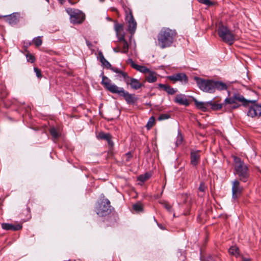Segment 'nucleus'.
Here are the masks:
<instances>
[{
    "instance_id": "f257e3e1",
    "label": "nucleus",
    "mask_w": 261,
    "mask_h": 261,
    "mask_svg": "<svg viewBox=\"0 0 261 261\" xmlns=\"http://www.w3.org/2000/svg\"><path fill=\"white\" fill-rule=\"evenodd\" d=\"M194 79L198 87L204 92L213 93L216 90L222 91L227 88L226 84L221 81L206 80L197 76H195Z\"/></svg>"
},
{
    "instance_id": "f03ea898",
    "label": "nucleus",
    "mask_w": 261,
    "mask_h": 261,
    "mask_svg": "<svg viewBox=\"0 0 261 261\" xmlns=\"http://www.w3.org/2000/svg\"><path fill=\"white\" fill-rule=\"evenodd\" d=\"M177 33L175 30L162 28L157 36L156 45L162 49L170 47L176 39Z\"/></svg>"
},
{
    "instance_id": "7ed1b4c3",
    "label": "nucleus",
    "mask_w": 261,
    "mask_h": 261,
    "mask_svg": "<svg viewBox=\"0 0 261 261\" xmlns=\"http://www.w3.org/2000/svg\"><path fill=\"white\" fill-rule=\"evenodd\" d=\"M257 101V99L250 100L247 99L239 93H234L232 96L225 98V109L228 111H231L232 109H236L240 107V105L238 102H241L244 107L249 106V103H254Z\"/></svg>"
},
{
    "instance_id": "20e7f679",
    "label": "nucleus",
    "mask_w": 261,
    "mask_h": 261,
    "mask_svg": "<svg viewBox=\"0 0 261 261\" xmlns=\"http://www.w3.org/2000/svg\"><path fill=\"white\" fill-rule=\"evenodd\" d=\"M233 160L234 174L241 181L246 182L249 177L248 167L239 157L234 156Z\"/></svg>"
},
{
    "instance_id": "39448f33",
    "label": "nucleus",
    "mask_w": 261,
    "mask_h": 261,
    "mask_svg": "<svg viewBox=\"0 0 261 261\" xmlns=\"http://www.w3.org/2000/svg\"><path fill=\"white\" fill-rule=\"evenodd\" d=\"M217 32L222 40L229 45L233 44L236 40L234 34L226 25L220 24L217 29Z\"/></svg>"
},
{
    "instance_id": "423d86ee",
    "label": "nucleus",
    "mask_w": 261,
    "mask_h": 261,
    "mask_svg": "<svg viewBox=\"0 0 261 261\" xmlns=\"http://www.w3.org/2000/svg\"><path fill=\"white\" fill-rule=\"evenodd\" d=\"M113 208L110 205V201L107 198L102 199L96 207L97 214L100 217H104L110 214Z\"/></svg>"
},
{
    "instance_id": "0eeeda50",
    "label": "nucleus",
    "mask_w": 261,
    "mask_h": 261,
    "mask_svg": "<svg viewBox=\"0 0 261 261\" xmlns=\"http://www.w3.org/2000/svg\"><path fill=\"white\" fill-rule=\"evenodd\" d=\"M115 94L119 96L123 97L127 104H133L137 100V98L135 97L134 94L129 93L125 90L123 87H119Z\"/></svg>"
},
{
    "instance_id": "6e6552de",
    "label": "nucleus",
    "mask_w": 261,
    "mask_h": 261,
    "mask_svg": "<svg viewBox=\"0 0 261 261\" xmlns=\"http://www.w3.org/2000/svg\"><path fill=\"white\" fill-rule=\"evenodd\" d=\"M167 79L173 83L179 82L182 85H186L188 83V77L187 75L185 73L182 72L168 76Z\"/></svg>"
},
{
    "instance_id": "1a4fd4ad",
    "label": "nucleus",
    "mask_w": 261,
    "mask_h": 261,
    "mask_svg": "<svg viewBox=\"0 0 261 261\" xmlns=\"http://www.w3.org/2000/svg\"><path fill=\"white\" fill-rule=\"evenodd\" d=\"M70 15L71 22L73 24L81 23L85 19V14L78 10L71 11Z\"/></svg>"
},
{
    "instance_id": "9d476101",
    "label": "nucleus",
    "mask_w": 261,
    "mask_h": 261,
    "mask_svg": "<svg viewBox=\"0 0 261 261\" xmlns=\"http://www.w3.org/2000/svg\"><path fill=\"white\" fill-rule=\"evenodd\" d=\"M125 20L127 24L128 31L132 35L134 34L137 28V22L133 17L132 12L129 11V13L126 14Z\"/></svg>"
},
{
    "instance_id": "9b49d317",
    "label": "nucleus",
    "mask_w": 261,
    "mask_h": 261,
    "mask_svg": "<svg viewBox=\"0 0 261 261\" xmlns=\"http://www.w3.org/2000/svg\"><path fill=\"white\" fill-rule=\"evenodd\" d=\"M101 83L106 89L113 94H115L119 88V87L112 83L111 81L106 76H103Z\"/></svg>"
},
{
    "instance_id": "f8f14e48",
    "label": "nucleus",
    "mask_w": 261,
    "mask_h": 261,
    "mask_svg": "<svg viewBox=\"0 0 261 261\" xmlns=\"http://www.w3.org/2000/svg\"><path fill=\"white\" fill-rule=\"evenodd\" d=\"M251 103L252 105L249 107L247 115L251 117H259L261 116V105Z\"/></svg>"
},
{
    "instance_id": "ddd939ff",
    "label": "nucleus",
    "mask_w": 261,
    "mask_h": 261,
    "mask_svg": "<svg viewBox=\"0 0 261 261\" xmlns=\"http://www.w3.org/2000/svg\"><path fill=\"white\" fill-rule=\"evenodd\" d=\"M243 190V188L240 186L238 180L235 179L232 182V196L233 199H237L239 197Z\"/></svg>"
},
{
    "instance_id": "4468645a",
    "label": "nucleus",
    "mask_w": 261,
    "mask_h": 261,
    "mask_svg": "<svg viewBox=\"0 0 261 261\" xmlns=\"http://www.w3.org/2000/svg\"><path fill=\"white\" fill-rule=\"evenodd\" d=\"M2 17L5 18L6 21L11 25H14L19 21L20 13L15 12L7 15L1 16V17Z\"/></svg>"
},
{
    "instance_id": "2eb2a0df",
    "label": "nucleus",
    "mask_w": 261,
    "mask_h": 261,
    "mask_svg": "<svg viewBox=\"0 0 261 261\" xmlns=\"http://www.w3.org/2000/svg\"><path fill=\"white\" fill-rule=\"evenodd\" d=\"M96 137L98 139L107 141L110 149L113 147L114 143L111 140L112 136L110 134H105L103 132H100L98 134L96 133Z\"/></svg>"
},
{
    "instance_id": "dca6fc26",
    "label": "nucleus",
    "mask_w": 261,
    "mask_h": 261,
    "mask_svg": "<svg viewBox=\"0 0 261 261\" xmlns=\"http://www.w3.org/2000/svg\"><path fill=\"white\" fill-rule=\"evenodd\" d=\"M192 99L195 103L196 107L202 112H207L208 111V101L203 102L198 101L195 97H192Z\"/></svg>"
},
{
    "instance_id": "f3484780",
    "label": "nucleus",
    "mask_w": 261,
    "mask_h": 261,
    "mask_svg": "<svg viewBox=\"0 0 261 261\" xmlns=\"http://www.w3.org/2000/svg\"><path fill=\"white\" fill-rule=\"evenodd\" d=\"M174 101L180 105L185 106H188L189 105V102L187 98V96L184 94H178L176 95L174 99Z\"/></svg>"
},
{
    "instance_id": "a211bd4d",
    "label": "nucleus",
    "mask_w": 261,
    "mask_h": 261,
    "mask_svg": "<svg viewBox=\"0 0 261 261\" xmlns=\"http://www.w3.org/2000/svg\"><path fill=\"white\" fill-rule=\"evenodd\" d=\"M2 227L4 229L7 230H13L17 231L22 229V225L20 224H17L13 225L9 223H3L2 224Z\"/></svg>"
},
{
    "instance_id": "6ab92c4d",
    "label": "nucleus",
    "mask_w": 261,
    "mask_h": 261,
    "mask_svg": "<svg viewBox=\"0 0 261 261\" xmlns=\"http://www.w3.org/2000/svg\"><path fill=\"white\" fill-rule=\"evenodd\" d=\"M200 161L199 151H192L191 152V164L196 166Z\"/></svg>"
},
{
    "instance_id": "aec40b11",
    "label": "nucleus",
    "mask_w": 261,
    "mask_h": 261,
    "mask_svg": "<svg viewBox=\"0 0 261 261\" xmlns=\"http://www.w3.org/2000/svg\"><path fill=\"white\" fill-rule=\"evenodd\" d=\"M208 108H210L213 111L219 110L222 109L223 106L225 108V102L223 103H219L216 101L211 100L208 101Z\"/></svg>"
},
{
    "instance_id": "412c9836",
    "label": "nucleus",
    "mask_w": 261,
    "mask_h": 261,
    "mask_svg": "<svg viewBox=\"0 0 261 261\" xmlns=\"http://www.w3.org/2000/svg\"><path fill=\"white\" fill-rule=\"evenodd\" d=\"M98 58L101 63L102 66L107 69H110L112 67L111 64L104 57L101 51L98 52Z\"/></svg>"
},
{
    "instance_id": "4be33fe9",
    "label": "nucleus",
    "mask_w": 261,
    "mask_h": 261,
    "mask_svg": "<svg viewBox=\"0 0 261 261\" xmlns=\"http://www.w3.org/2000/svg\"><path fill=\"white\" fill-rule=\"evenodd\" d=\"M128 85H130V87L134 90H138L142 86V84L137 79L133 77L130 78Z\"/></svg>"
},
{
    "instance_id": "5701e85b",
    "label": "nucleus",
    "mask_w": 261,
    "mask_h": 261,
    "mask_svg": "<svg viewBox=\"0 0 261 261\" xmlns=\"http://www.w3.org/2000/svg\"><path fill=\"white\" fill-rule=\"evenodd\" d=\"M147 73H148V74L146 75L145 79L148 83H152L156 81V73L155 72L149 70V71Z\"/></svg>"
},
{
    "instance_id": "b1692460",
    "label": "nucleus",
    "mask_w": 261,
    "mask_h": 261,
    "mask_svg": "<svg viewBox=\"0 0 261 261\" xmlns=\"http://www.w3.org/2000/svg\"><path fill=\"white\" fill-rule=\"evenodd\" d=\"M207 190V187L205 186L204 182H201L198 188V196L199 197H203L205 195L206 190Z\"/></svg>"
},
{
    "instance_id": "393cba45",
    "label": "nucleus",
    "mask_w": 261,
    "mask_h": 261,
    "mask_svg": "<svg viewBox=\"0 0 261 261\" xmlns=\"http://www.w3.org/2000/svg\"><path fill=\"white\" fill-rule=\"evenodd\" d=\"M151 176V174L149 172H146L144 174H141L138 176L137 179L138 180L141 181L143 183L145 181H147L149 179Z\"/></svg>"
},
{
    "instance_id": "a878e982",
    "label": "nucleus",
    "mask_w": 261,
    "mask_h": 261,
    "mask_svg": "<svg viewBox=\"0 0 261 261\" xmlns=\"http://www.w3.org/2000/svg\"><path fill=\"white\" fill-rule=\"evenodd\" d=\"M134 69L143 73H147V72L149 71V69L146 67L138 64L135 65Z\"/></svg>"
},
{
    "instance_id": "bb28decb",
    "label": "nucleus",
    "mask_w": 261,
    "mask_h": 261,
    "mask_svg": "<svg viewBox=\"0 0 261 261\" xmlns=\"http://www.w3.org/2000/svg\"><path fill=\"white\" fill-rule=\"evenodd\" d=\"M51 139L56 142L57 140L61 136V132H49Z\"/></svg>"
},
{
    "instance_id": "cd10ccee",
    "label": "nucleus",
    "mask_w": 261,
    "mask_h": 261,
    "mask_svg": "<svg viewBox=\"0 0 261 261\" xmlns=\"http://www.w3.org/2000/svg\"><path fill=\"white\" fill-rule=\"evenodd\" d=\"M203 261H221V259L218 255H210L205 258Z\"/></svg>"
},
{
    "instance_id": "c85d7f7f",
    "label": "nucleus",
    "mask_w": 261,
    "mask_h": 261,
    "mask_svg": "<svg viewBox=\"0 0 261 261\" xmlns=\"http://www.w3.org/2000/svg\"><path fill=\"white\" fill-rule=\"evenodd\" d=\"M133 208L134 211L138 213L142 212L143 211V205L139 202L134 204L133 205Z\"/></svg>"
},
{
    "instance_id": "c756f323",
    "label": "nucleus",
    "mask_w": 261,
    "mask_h": 261,
    "mask_svg": "<svg viewBox=\"0 0 261 261\" xmlns=\"http://www.w3.org/2000/svg\"><path fill=\"white\" fill-rule=\"evenodd\" d=\"M160 203L170 213L172 212V206L166 201H160Z\"/></svg>"
},
{
    "instance_id": "7c9ffc66",
    "label": "nucleus",
    "mask_w": 261,
    "mask_h": 261,
    "mask_svg": "<svg viewBox=\"0 0 261 261\" xmlns=\"http://www.w3.org/2000/svg\"><path fill=\"white\" fill-rule=\"evenodd\" d=\"M184 141V137L180 132H178L177 140L176 141V145L177 146L180 145Z\"/></svg>"
},
{
    "instance_id": "2f4dec72",
    "label": "nucleus",
    "mask_w": 261,
    "mask_h": 261,
    "mask_svg": "<svg viewBox=\"0 0 261 261\" xmlns=\"http://www.w3.org/2000/svg\"><path fill=\"white\" fill-rule=\"evenodd\" d=\"M122 44V49L121 50V53H126L128 50V44L126 40H123Z\"/></svg>"
},
{
    "instance_id": "473e14b6",
    "label": "nucleus",
    "mask_w": 261,
    "mask_h": 261,
    "mask_svg": "<svg viewBox=\"0 0 261 261\" xmlns=\"http://www.w3.org/2000/svg\"><path fill=\"white\" fill-rule=\"evenodd\" d=\"M41 37L38 36L36 38H34L33 40V43L37 47H39L41 45L42 43V41L41 39Z\"/></svg>"
},
{
    "instance_id": "72a5a7b5",
    "label": "nucleus",
    "mask_w": 261,
    "mask_h": 261,
    "mask_svg": "<svg viewBox=\"0 0 261 261\" xmlns=\"http://www.w3.org/2000/svg\"><path fill=\"white\" fill-rule=\"evenodd\" d=\"M154 121L155 119L153 116H151V117L149 118L148 122L146 125V127H147V129H150L151 128L154 122Z\"/></svg>"
},
{
    "instance_id": "f704fd0d",
    "label": "nucleus",
    "mask_w": 261,
    "mask_h": 261,
    "mask_svg": "<svg viewBox=\"0 0 261 261\" xmlns=\"http://www.w3.org/2000/svg\"><path fill=\"white\" fill-rule=\"evenodd\" d=\"M122 75V79L124 80V81L125 82L126 85H128V82L130 80V78L129 77L128 74L125 72H122L121 73Z\"/></svg>"
},
{
    "instance_id": "c9c22d12",
    "label": "nucleus",
    "mask_w": 261,
    "mask_h": 261,
    "mask_svg": "<svg viewBox=\"0 0 261 261\" xmlns=\"http://www.w3.org/2000/svg\"><path fill=\"white\" fill-rule=\"evenodd\" d=\"M239 248L236 246H232L229 249V253L231 255H236L239 253Z\"/></svg>"
},
{
    "instance_id": "e433bc0d",
    "label": "nucleus",
    "mask_w": 261,
    "mask_h": 261,
    "mask_svg": "<svg viewBox=\"0 0 261 261\" xmlns=\"http://www.w3.org/2000/svg\"><path fill=\"white\" fill-rule=\"evenodd\" d=\"M169 118H170V115L169 114H167V113L166 114H161L158 117V119L159 121H162V120H166V119H168Z\"/></svg>"
},
{
    "instance_id": "4c0bfd02",
    "label": "nucleus",
    "mask_w": 261,
    "mask_h": 261,
    "mask_svg": "<svg viewBox=\"0 0 261 261\" xmlns=\"http://www.w3.org/2000/svg\"><path fill=\"white\" fill-rule=\"evenodd\" d=\"M177 91V90L176 89H174L172 87H171L170 86H168L167 90L166 91V92L168 94H170V95L174 94Z\"/></svg>"
},
{
    "instance_id": "58836bf2",
    "label": "nucleus",
    "mask_w": 261,
    "mask_h": 261,
    "mask_svg": "<svg viewBox=\"0 0 261 261\" xmlns=\"http://www.w3.org/2000/svg\"><path fill=\"white\" fill-rule=\"evenodd\" d=\"M1 97L7 95V94H8V92L7 91L5 86L1 84Z\"/></svg>"
},
{
    "instance_id": "ea45409f",
    "label": "nucleus",
    "mask_w": 261,
    "mask_h": 261,
    "mask_svg": "<svg viewBox=\"0 0 261 261\" xmlns=\"http://www.w3.org/2000/svg\"><path fill=\"white\" fill-rule=\"evenodd\" d=\"M123 29V25L120 23H116L115 24V30L117 33L122 31Z\"/></svg>"
},
{
    "instance_id": "a19ab883",
    "label": "nucleus",
    "mask_w": 261,
    "mask_h": 261,
    "mask_svg": "<svg viewBox=\"0 0 261 261\" xmlns=\"http://www.w3.org/2000/svg\"><path fill=\"white\" fill-rule=\"evenodd\" d=\"M26 58L28 62L34 63L35 61V57L31 54H27Z\"/></svg>"
},
{
    "instance_id": "79ce46f5",
    "label": "nucleus",
    "mask_w": 261,
    "mask_h": 261,
    "mask_svg": "<svg viewBox=\"0 0 261 261\" xmlns=\"http://www.w3.org/2000/svg\"><path fill=\"white\" fill-rule=\"evenodd\" d=\"M199 2L208 6H211L213 4V3L210 0H199Z\"/></svg>"
},
{
    "instance_id": "37998d69",
    "label": "nucleus",
    "mask_w": 261,
    "mask_h": 261,
    "mask_svg": "<svg viewBox=\"0 0 261 261\" xmlns=\"http://www.w3.org/2000/svg\"><path fill=\"white\" fill-rule=\"evenodd\" d=\"M110 70H111L112 71H113V72H114L117 74H119L121 75V73H122V72H123L120 69H119L117 68H116V67H112L111 68H110Z\"/></svg>"
},
{
    "instance_id": "c03bdc74",
    "label": "nucleus",
    "mask_w": 261,
    "mask_h": 261,
    "mask_svg": "<svg viewBox=\"0 0 261 261\" xmlns=\"http://www.w3.org/2000/svg\"><path fill=\"white\" fill-rule=\"evenodd\" d=\"M34 72L36 73V75L38 77H41V71L40 69H39L37 67L34 68Z\"/></svg>"
},
{
    "instance_id": "a18cd8bd",
    "label": "nucleus",
    "mask_w": 261,
    "mask_h": 261,
    "mask_svg": "<svg viewBox=\"0 0 261 261\" xmlns=\"http://www.w3.org/2000/svg\"><path fill=\"white\" fill-rule=\"evenodd\" d=\"M169 85H165L163 84H158V87L159 88L163 89L165 91H166Z\"/></svg>"
},
{
    "instance_id": "49530a36",
    "label": "nucleus",
    "mask_w": 261,
    "mask_h": 261,
    "mask_svg": "<svg viewBox=\"0 0 261 261\" xmlns=\"http://www.w3.org/2000/svg\"><path fill=\"white\" fill-rule=\"evenodd\" d=\"M169 85H165L163 84H158V87L159 88L163 89L165 91H166Z\"/></svg>"
},
{
    "instance_id": "de8ad7c7",
    "label": "nucleus",
    "mask_w": 261,
    "mask_h": 261,
    "mask_svg": "<svg viewBox=\"0 0 261 261\" xmlns=\"http://www.w3.org/2000/svg\"><path fill=\"white\" fill-rule=\"evenodd\" d=\"M125 156L126 157V161L127 162H128L129 161V160H130V159L132 158V153L129 152H127V153L125 154Z\"/></svg>"
},
{
    "instance_id": "09e8293b",
    "label": "nucleus",
    "mask_w": 261,
    "mask_h": 261,
    "mask_svg": "<svg viewBox=\"0 0 261 261\" xmlns=\"http://www.w3.org/2000/svg\"><path fill=\"white\" fill-rule=\"evenodd\" d=\"M127 63H130L131 66L133 68H134V67H135V65H137L136 63H134V62L133 61V60L132 59H128V60H127Z\"/></svg>"
},
{
    "instance_id": "8fccbe9b",
    "label": "nucleus",
    "mask_w": 261,
    "mask_h": 261,
    "mask_svg": "<svg viewBox=\"0 0 261 261\" xmlns=\"http://www.w3.org/2000/svg\"><path fill=\"white\" fill-rule=\"evenodd\" d=\"M113 51L115 53H119L121 52V50H120L119 47H114L113 48Z\"/></svg>"
},
{
    "instance_id": "3c124183",
    "label": "nucleus",
    "mask_w": 261,
    "mask_h": 261,
    "mask_svg": "<svg viewBox=\"0 0 261 261\" xmlns=\"http://www.w3.org/2000/svg\"><path fill=\"white\" fill-rule=\"evenodd\" d=\"M123 40H125L124 39V35H122L119 38V40L121 42V43L123 42Z\"/></svg>"
},
{
    "instance_id": "603ef678",
    "label": "nucleus",
    "mask_w": 261,
    "mask_h": 261,
    "mask_svg": "<svg viewBox=\"0 0 261 261\" xmlns=\"http://www.w3.org/2000/svg\"><path fill=\"white\" fill-rule=\"evenodd\" d=\"M58 1L61 4H63L65 3V0H58Z\"/></svg>"
},
{
    "instance_id": "864d4df0",
    "label": "nucleus",
    "mask_w": 261,
    "mask_h": 261,
    "mask_svg": "<svg viewBox=\"0 0 261 261\" xmlns=\"http://www.w3.org/2000/svg\"><path fill=\"white\" fill-rule=\"evenodd\" d=\"M117 76H118V78L119 79V80H120V81L122 80V79H121V78H122V75H121V74H118Z\"/></svg>"
},
{
    "instance_id": "5fc2aeb1",
    "label": "nucleus",
    "mask_w": 261,
    "mask_h": 261,
    "mask_svg": "<svg viewBox=\"0 0 261 261\" xmlns=\"http://www.w3.org/2000/svg\"><path fill=\"white\" fill-rule=\"evenodd\" d=\"M100 76L102 77V79L103 78V76H105L104 75V73H103V72H102L100 75Z\"/></svg>"
},
{
    "instance_id": "6e6d98bb",
    "label": "nucleus",
    "mask_w": 261,
    "mask_h": 261,
    "mask_svg": "<svg viewBox=\"0 0 261 261\" xmlns=\"http://www.w3.org/2000/svg\"><path fill=\"white\" fill-rule=\"evenodd\" d=\"M243 261H251L250 259H246V258H244L243 259Z\"/></svg>"
},
{
    "instance_id": "4d7b16f0",
    "label": "nucleus",
    "mask_w": 261,
    "mask_h": 261,
    "mask_svg": "<svg viewBox=\"0 0 261 261\" xmlns=\"http://www.w3.org/2000/svg\"><path fill=\"white\" fill-rule=\"evenodd\" d=\"M49 130L54 131V130H56L54 128H53L51 129H50Z\"/></svg>"
},
{
    "instance_id": "13d9d810",
    "label": "nucleus",
    "mask_w": 261,
    "mask_h": 261,
    "mask_svg": "<svg viewBox=\"0 0 261 261\" xmlns=\"http://www.w3.org/2000/svg\"><path fill=\"white\" fill-rule=\"evenodd\" d=\"M108 19H109V20H111V18H109L108 17Z\"/></svg>"
},
{
    "instance_id": "bf43d9fd",
    "label": "nucleus",
    "mask_w": 261,
    "mask_h": 261,
    "mask_svg": "<svg viewBox=\"0 0 261 261\" xmlns=\"http://www.w3.org/2000/svg\"><path fill=\"white\" fill-rule=\"evenodd\" d=\"M47 2H48L49 1L48 0H46Z\"/></svg>"
}]
</instances>
